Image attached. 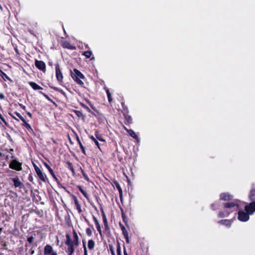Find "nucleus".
Returning a JSON list of instances; mask_svg holds the SVG:
<instances>
[{"label": "nucleus", "instance_id": "f257e3e1", "mask_svg": "<svg viewBox=\"0 0 255 255\" xmlns=\"http://www.w3.org/2000/svg\"><path fill=\"white\" fill-rule=\"evenodd\" d=\"M220 199L228 201L225 203L224 211L221 212L219 214L220 218H223L228 216L230 213L236 211L243 206L244 203L238 200L231 201L232 196L229 193H222L220 195Z\"/></svg>", "mask_w": 255, "mask_h": 255}, {"label": "nucleus", "instance_id": "f03ea898", "mask_svg": "<svg viewBox=\"0 0 255 255\" xmlns=\"http://www.w3.org/2000/svg\"><path fill=\"white\" fill-rule=\"evenodd\" d=\"M72 77L79 85H84L83 82L81 79H84V75L77 69H75L74 72L72 73Z\"/></svg>", "mask_w": 255, "mask_h": 255}, {"label": "nucleus", "instance_id": "7ed1b4c3", "mask_svg": "<svg viewBox=\"0 0 255 255\" xmlns=\"http://www.w3.org/2000/svg\"><path fill=\"white\" fill-rule=\"evenodd\" d=\"M251 215L247 212L242 210L238 211V219L242 222H246L249 220V215Z\"/></svg>", "mask_w": 255, "mask_h": 255}, {"label": "nucleus", "instance_id": "20e7f679", "mask_svg": "<svg viewBox=\"0 0 255 255\" xmlns=\"http://www.w3.org/2000/svg\"><path fill=\"white\" fill-rule=\"evenodd\" d=\"M103 220L104 225V230L103 231V233L106 235V237H110V229L108 226V222L105 214H104L103 216Z\"/></svg>", "mask_w": 255, "mask_h": 255}, {"label": "nucleus", "instance_id": "39448f33", "mask_svg": "<svg viewBox=\"0 0 255 255\" xmlns=\"http://www.w3.org/2000/svg\"><path fill=\"white\" fill-rule=\"evenodd\" d=\"M34 166L35 172L39 179H40V180H42V181L46 182L47 181V178L46 175L43 174L42 171L38 167H37L35 165H34Z\"/></svg>", "mask_w": 255, "mask_h": 255}, {"label": "nucleus", "instance_id": "423d86ee", "mask_svg": "<svg viewBox=\"0 0 255 255\" xmlns=\"http://www.w3.org/2000/svg\"><path fill=\"white\" fill-rule=\"evenodd\" d=\"M9 167L11 169L20 171L22 169L21 163L17 161L16 159L13 160L9 164Z\"/></svg>", "mask_w": 255, "mask_h": 255}, {"label": "nucleus", "instance_id": "0eeeda50", "mask_svg": "<svg viewBox=\"0 0 255 255\" xmlns=\"http://www.w3.org/2000/svg\"><path fill=\"white\" fill-rule=\"evenodd\" d=\"M245 209L249 214H253L255 212V202L252 201L251 203L246 205L245 206Z\"/></svg>", "mask_w": 255, "mask_h": 255}, {"label": "nucleus", "instance_id": "6e6552de", "mask_svg": "<svg viewBox=\"0 0 255 255\" xmlns=\"http://www.w3.org/2000/svg\"><path fill=\"white\" fill-rule=\"evenodd\" d=\"M56 77L58 81H62L63 80V75L62 72L60 70L59 65L58 64H56Z\"/></svg>", "mask_w": 255, "mask_h": 255}, {"label": "nucleus", "instance_id": "1a4fd4ad", "mask_svg": "<svg viewBox=\"0 0 255 255\" xmlns=\"http://www.w3.org/2000/svg\"><path fill=\"white\" fill-rule=\"evenodd\" d=\"M35 66L39 69V70L45 72L46 71V66L44 62L42 61H38L37 60H35Z\"/></svg>", "mask_w": 255, "mask_h": 255}, {"label": "nucleus", "instance_id": "9d476101", "mask_svg": "<svg viewBox=\"0 0 255 255\" xmlns=\"http://www.w3.org/2000/svg\"><path fill=\"white\" fill-rule=\"evenodd\" d=\"M122 105H123V113L125 116V119L128 124H130L132 121V118H131V116L128 115V109L124 107V106L123 104H122Z\"/></svg>", "mask_w": 255, "mask_h": 255}, {"label": "nucleus", "instance_id": "9b49d317", "mask_svg": "<svg viewBox=\"0 0 255 255\" xmlns=\"http://www.w3.org/2000/svg\"><path fill=\"white\" fill-rule=\"evenodd\" d=\"M233 220H222L218 222V223L221 225H224L228 228L231 227L232 223L233 222Z\"/></svg>", "mask_w": 255, "mask_h": 255}, {"label": "nucleus", "instance_id": "f8f14e48", "mask_svg": "<svg viewBox=\"0 0 255 255\" xmlns=\"http://www.w3.org/2000/svg\"><path fill=\"white\" fill-rule=\"evenodd\" d=\"M12 180L14 183V186L15 187L22 188L23 186L22 183L19 180L18 177L13 178Z\"/></svg>", "mask_w": 255, "mask_h": 255}, {"label": "nucleus", "instance_id": "ddd939ff", "mask_svg": "<svg viewBox=\"0 0 255 255\" xmlns=\"http://www.w3.org/2000/svg\"><path fill=\"white\" fill-rule=\"evenodd\" d=\"M52 252H54L53 251V248L51 246L47 245L44 247V255H50V254H52Z\"/></svg>", "mask_w": 255, "mask_h": 255}, {"label": "nucleus", "instance_id": "4468645a", "mask_svg": "<svg viewBox=\"0 0 255 255\" xmlns=\"http://www.w3.org/2000/svg\"><path fill=\"white\" fill-rule=\"evenodd\" d=\"M125 129L128 132L129 135H130L131 137L135 138L137 140H139L138 136L136 135L133 130H132V129H128L126 127H125Z\"/></svg>", "mask_w": 255, "mask_h": 255}, {"label": "nucleus", "instance_id": "2eb2a0df", "mask_svg": "<svg viewBox=\"0 0 255 255\" xmlns=\"http://www.w3.org/2000/svg\"><path fill=\"white\" fill-rule=\"evenodd\" d=\"M29 84L34 90H41L42 88L40 86L38 85L36 83L34 82H29Z\"/></svg>", "mask_w": 255, "mask_h": 255}, {"label": "nucleus", "instance_id": "dca6fc26", "mask_svg": "<svg viewBox=\"0 0 255 255\" xmlns=\"http://www.w3.org/2000/svg\"><path fill=\"white\" fill-rule=\"evenodd\" d=\"M63 46L64 48H67L71 50H74L76 49V47L74 46L71 45L69 42L66 41L63 43Z\"/></svg>", "mask_w": 255, "mask_h": 255}, {"label": "nucleus", "instance_id": "f3484780", "mask_svg": "<svg viewBox=\"0 0 255 255\" xmlns=\"http://www.w3.org/2000/svg\"><path fill=\"white\" fill-rule=\"evenodd\" d=\"M249 198L251 201L255 202V188L251 190Z\"/></svg>", "mask_w": 255, "mask_h": 255}, {"label": "nucleus", "instance_id": "a211bd4d", "mask_svg": "<svg viewBox=\"0 0 255 255\" xmlns=\"http://www.w3.org/2000/svg\"><path fill=\"white\" fill-rule=\"evenodd\" d=\"M44 165L48 169V170L50 172L51 175L54 178H55V175L54 172L53 170H52V169L46 163H44Z\"/></svg>", "mask_w": 255, "mask_h": 255}, {"label": "nucleus", "instance_id": "6ab92c4d", "mask_svg": "<svg viewBox=\"0 0 255 255\" xmlns=\"http://www.w3.org/2000/svg\"><path fill=\"white\" fill-rule=\"evenodd\" d=\"M114 183H115V185L116 186V187H117V189L118 190V191L119 192L120 196L121 198V196H122V188H121L119 184L117 181H115Z\"/></svg>", "mask_w": 255, "mask_h": 255}, {"label": "nucleus", "instance_id": "aec40b11", "mask_svg": "<svg viewBox=\"0 0 255 255\" xmlns=\"http://www.w3.org/2000/svg\"><path fill=\"white\" fill-rule=\"evenodd\" d=\"M77 141L79 143V144L80 145V147L82 151V152L84 154H86V152H85V148H84V147L83 146V144H82L81 141L80 140V139L79 138V137H77Z\"/></svg>", "mask_w": 255, "mask_h": 255}, {"label": "nucleus", "instance_id": "412c9836", "mask_svg": "<svg viewBox=\"0 0 255 255\" xmlns=\"http://www.w3.org/2000/svg\"><path fill=\"white\" fill-rule=\"evenodd\" d=\"M95 246V243L93 240H89L88 242V246L89 249L92 250Z\"/></svg>", "mask_w": 255, "mask_h": 255}, {"label": "nucleus", "instance_id": "4be33fe9", "mask_svg": "<svg viewBox=\"0 0 255 255\" xmlns=\"http://www.w3.org/2000/svg\"><path fill=\"white\" fill-rule=\"evenodd\" d=\"M78 188L79 189V190L81 192V193L83 194V195L84 196V197L86 198H88V195L87 193L86 192H85L80 186H78Z\"/></svg>", "mask_w": 255, "mask_h": 255}, {"label": "nucleus", "instance_id": "5701e85b", "mask_svg": "<svg viewBox=\"0 0 255 255\" xmlns=\"http://www.w3.org/2000/svg\"><path fill=\"white\" fill-rule=\"evenodd\" d=\"M77 240H66L65 244L69 246V247H73V241H77Z\"/></svg>", "mask_w": 255, "mask_h": 255}, {"label": "nucleus", "instance_id": "b1692460", "mask_svg": "<svg viewBox=\"0 0 255 255\" xmlns=\"http://www.w3.org/2000/svg\"><path fill=\"white\" fill-rule=\"evenodd\" d=\"M105 89H106V92H107V96H108L109 101V102H111V101H112V98H111V93H110V90H109V89H107V88H105Z\"/></svg>", "mask_w": 255, "mask_h": 255}, {"label": "nucleus", "instance_id": "393cba45", "mask_svg": "<svg viewBox=\"0 0 255 255\" xmlns=\"http://www.w3.org/2000/svg\"><path fill=\"white\" fill-rule=\"evenodd\" d=\"M92 54V53L90 51H87L84 52L83 55L86 57V58H90Z\"/></svg>", "mask_w": 255, "mask_h": 255}, {"label": "nucleus", "instance_id": "a878e982", "mask_svg": "<svg viewBox=\"0 0 255 255\" xmlns=\"http://www.w3.org/2000/svg\"><path fill=\"white\" fill-rule=\"evenodd\" d=\"M122 230H123V234L125 236V237L126 238V239H128V233L127 232V231H126V229L125 228V227L122 226V227H121Z\"/></svg>", "mask_w": 255, "mask_h": 255}, {"label": "nucleus", "instance_id": "bb28decb", "mask_svg": "<svg viewBox=\"0 0 255 255\" xmlns=\"http://www.w3.org/2000/svg\"><path fill=\"white\" fill-rule=\"evenodd\" d=\"M90 138L94 141L95 144L97 145V146L100 148L99 143L97 139V138H95L94 136L92 135L90 136Z\"/></svg>", "mask_w": 255, "mask_h": 255}, {"label": "nucleus", "instance_id": "cd10ccee", "mask_svg": "<svg viewBox=\"0 0 255 255\" xmlns=\"http://www.w3.org/2000/svg\"><path fill=\"white\" fill-rule=\"evenodd\" d=\"M67 164H68V168L72 171V172L73 173H75L74 169L73 168L72 164L71 162H67Z\"/></svg>", "mask_w": 255, "mask_h": 255}, {"label": "nucleus", "instance_id": "c85d7f7f", "mask_svg": "<svg viewBox=\"0 0 255 255\" xmlns=\"http://www.w3.org/2000/svg\"><path fill=\"white\" fill-rule=\"evenodd\" d=\"M23 122V126H24L26 128L31 129L30 126L27 123V122L24 120V121H22Z\"/></svg>", "mask_w": 255, "mask_h": 255}, {"label": "nucleus", "instance_id": "c756f323", "mask_svg": "<svg viewBox=\"0 0 255 255\" xmlns=\"http://www.w3.org/2000/svg\"><path fill=\"white\" fill-rule=\"evenodd\" d=\"M95 135H96V138L100 141H105V140L103 139L101 137V136L97 132H96L95 133Z\"/></svg>", "mask_w": 255, "mask_h": 255}, {"label": "nucleus", "instance_id": "7c9ffc66", "mask_svg": "<svg viewBox=\"0 0 255 255\" xmlns=\"http://www.w3.org/2000/svg\"><path fill=\"white\" fill-rule=\"evenodd\" d=\"M81 172H82V173L84 177V178L88 181H89V178H88V176L87 175V174L85 173V172H84V171L81 169Z\"/></svg>", "mask_w": 255, "mask_h": 255}, {"label": "nucleus", "instance_id": "2f4dec72", "mask_svg": "<svg viewBox=\"0 0 255 255\" xmlns=\"http://www.w3.org/2000/svg\"><path fill=\"white\" fill-rule=\"evenodd\" d=\"M96 228H97V230L99 232L100 234L102 235L101 230V228H100V225L98 223L97 220H96Z\"/></svg>", "mask_w": 255, "mask_h": 255}, {"label": "nucleus", "instance_id": "473e14b6", "mask_svg": "<svg viewBox=\"0 0 255 255\" xmlns=\"http://www.w3.org/2000/svg\"><path fill=\"white\" fill-rule=\"evenodd\" d=\"M14 114H15L22 121H24V119L23 117H22L20 114L17 112H14Z\"/></svg>", "mask_w": 255, "mask_h": 255}, {"label": "nucleus", "instance_id": "72a5a7b5", "mask_svg": "<svg viewBox=\"0 0 255 255\" xmlns=\"http://www.w3.org/2000/svg\"><path fill=\"white\" fill-rule=\"evenodd\" d=\"M211 207L215 210L218 208V205L216 203H213L211 205Z\"/></svg>", "mask_w": 255, "mask_h": 255}, {"label": "nucleus", "instance_id": "f704fd0d", "mask_svg": "<svg viewBox=\"0 0 255 255\" xmlns=\"http://www.w3.org/2000/svg\"><path fill=\"white\" fill-rule=\"evenodd\" d=\"M86 233L89 235L90 236L92 234V231L90 229L88 228L86 229Z\"/></svg>", "mask_w": 255, "mask_h": 255}, {"label": "nucleus", "instance_id": "c9c22d12", "mask_svg": "<svg viewBox=\"0 0 255 255\" xmlns=\"http://www.w3.org/2000/svg\"><path fill=\"white\" fill-rule=\"evenodd\" d=\"M76 208L78 210L79 212H81L82 210L81 209L80 205L79 204L76 205Z\"/></svg>", "mask_w": 255, "mask_h": 255}, {"label": "nucleus", "instance_id": "e433bc0d", "mask_svg": "<svg viewBox=\"0 0 255 255\" xmlns=\"http://www.w3.org/2000/svg\"><path fill=\"white\" fill-rule=\"evenodd\" d=\"M69 252H70V254H72L74 252V247L73 246V247H69Z\"/></svg>", "mask_w": 255, "mask_h": 255}, {"label": "nucleus", "instance_id": "4c0bfd02", "mask_svg": "<svg viewBox=\"0 0 255 255\" xmlns=\"http://www.w3.org/2000/svg\"><path fill=\"white\" fill-rule=\"evenodd\" d=\"M74 202H75V205H77V204H79V202H78V199H77V198L76 197V196H74Z\"/></svg>", "mask_w": 255, "mask_h": 255}, {"label": "nucleus", "instance_id": "58836bf2", "mask_svg": "<svg viewBox=\"0 0 255 255\" xmlns=\"http://www.w3.org/2000/svg\"><path fill=\"white\" fill-rule=\"evenodd\" d=\"M40 93L42 94L47 99H48L49 100H50L49 97L47 95H46L45 94L43 93L42 92L40 91Z\"/></svg>", "mask_w": 255, "mask_h": 255}, {"label": "nucleus", "instance_id": "ea45409f", "mask_svg": "<svg viewBox=\"0 0 255 255\" xmlns=\"http://www.w3.org/2000/svg\"><path fill=\"white\" fill-rule=\"evenodd\" d=\"M0 119L2 121V122L6 125V122L5 121V119L3 118V117L2 116V115L0 114Z\"/></svg>", "mask_w": 255, "mask_h": 255}, {"label": "nucleus", "instance_id": "a19ab883", "mask_svg": "<svg viewBox=\"0 0 255 255\" xmlns=\"http://www.w3.org/2000/svg\"><path fill=\"white\" fill-rule=\"evenodd\" d=\"M4 98V96L2 93H0V99H3Z\"/></svg>", "mask_w": 255, "mask_h": 255}, {"label": "nucleus", "instance_id": "79ce46f5", "mask_svg": "<svg viewBox=\"0 0 255 255\" xmlns=\"http://www.w3.org/2000/svg\"><path fill=\"white\" fill-rule=\"evenodd\" d=\"M53 89L54 90H55L56 91H60V92H62V90H60L59 89H58V88H56V87H54Z\"/></svg>", "mask_w": 255, "mask_h": 255}, {"label": "nucleus", "instance_id": "37998d69", "mask_svg": "<svg viewBox=\"0 0 255 255\" xmlns=\"http://www.w3.org/2000/svg\"><path fill=\"white\" fill-rule=\"evenodd\" d=\"M3 76L7 79H9L8 77L4 73H2Z\"/></svg>", "mask_w": 255, "mask_h": 255}, {"label": "nucleus", "instance_id": "c03bdc74", "mask_svg": "<svg viewBox=\"0 0 255 255\" xmlns=\"http://www.w3.org/2000/svg\"><path fill=\"white\" fill-rule=\"evenodd\" d=\"M74 233L75 239H78V236H77V235L75 232H74Z\"/></svg>", "mask_w": 255, "mask_h": 255}, {"label": "nucleus", "instance_id": "a18cd8bd", "mask_svg": "<svg viewBox=\"0 0 255 255\" xmlns=\"http://www.w3.org/2000/svg\"><path fill=\"white\" fill-rule=\"evenodd\" d=\"M50 255H58L56 252H52Z\"/></svg>", "mask_w": 255, "mask_h": 255}, {"label": "nucleus", "instance_id": "49530a36", "mask_svg": "<svg viewBox=\"0 0 255 255\" xmlns=\"http://www.w3.org/2000/svg\"><path fill=\"white\" fill-rule=\"evenodd\" d=\"M66 238H67V239H70V236L68 234H67L66 235Z\"/></svg>", "mask_w": 255, "mask_h": 255}, {"label": "nucleus", "instance_id": "de8ad7c7", "mask_svg": "<svg viewBox=\"0 0 255 255\" xmlns=\"http://www.w3.org/2000/svg\"><path fill=\"white\" fill-rule=\"evenodd\" d=\"M20 106L23 109H25V107L24 106H23L22 104H20Z\"/></svg>", "mask_w": 255, "mask_h": 255}, {"label": "nucleus", "instance_id": "09e8293b", "mask_svg": "<svg viewBox=\"0 0 255 255\" xmlns=\"http://www.w3.org/2000/svg\"><path fill=\"white\" fill-rule=\"evenodd\" d=\"M27 115L30 117H32V114L30 112H27Z\"/></svg>", "mask_w": 255, "mask_h": 255}, {"label": "nucleus", "instance_id": "8fccbe9b", "mask_svg": "<svg viewBox=\"0 0 255 255\" xmlns=\"http://www.w3.org/2000/svg\"><path fill=\"white\" fill-rule=\"evenodd\" d=\"M109 250L112 252V245H109Z\"/></svg>", "mask_w": 255, "mask_h": 255}, {"label": "nucleus", "instance_id": "3c124183", "mask_svg": "<svg viewBox=\"0 0 255 255\" xmlns=\"http://www.w3.org/2000/svg\"><path fill=\"white\" fill-rule=\"evenodd\" d=\"M10 115H11V117H12L14 119H15V120H17V119L15 117L13 116H12V115H11V114H10Z\"/></svg>", "mask_w": 255, "mask_h": 255}, {"label": "nucleus", "instance_id": "603ef678", "mask_svg": "<svg viewBox=\"0 0 255 255\" xmlns=\"http://www.w3.org/2000/svg\"><path fill=\"white\" fill-rule=\"evenodd\" d=\"M84 254H85V255H87V251H86V249L85 248V253H84Z\"/></svg>", "mask_w": 255, "mask_h": 255}, {"label": "nucleus", "instance_id": "864d4df0", "mask_svg": "<svg viewBox=\"0 0 255 255\" xmlns=\"http://www.w3.org/2000/svg\"><path fill=\"white\" fill-rule=\"evenodd\" d=\"M27 239H28V240L33 239V237H29Z\"/></svg>", "mask_w": 255, "mask_h": 255}, {"label": "nucleus", "instance_id": "5fc2aeb1", "mask_svg": "<svg viewBox=\"0 0 255 255\" xmlns=\"http://www.w3.org/2000/svg\"><path fill=\"white\" fill-rule=\"evenodd\" d=\"M29 241V243H32V240H28Z\"/></svg>", "mask_w": 255, "mask_h": 255}, {"label": "nucleus", "instance_id": "6e6d98bb", "mask_svg": "<svg viewBox=\"0 0 255 255\" xmlns=\"http://www.w3.org/2000/svg\"><path fill=\"white\" fill-rule=\"evenodd\" d=\"M126 241H127V242L128 243H129V240H126Z\"/></svg>", "mask_w": 255, "mask_h": 255}, {"label": "nucleus", "instance_id": "4d7b16f0", "mask_svg": "<svg viewBox=\"0 0 255 255\" xmlns=\"http://www.w3.org/2000/svg\"><path fill=\"white\" fill-rule=\"evenodd\" d=\"M0 9L1 10H2V6H1V5H0Z\"/></svg>", "mask_w": 255, "mask_h": 255}, {"label": "nucleus", "instance_id": "13d9d810", "mask_svg": "<svg viewBox=\"0 0 255 255\" xmlns=\"http://www.w3.org/2000/svg\"><path fill=\"white\" fill-rule=\"evenodd\" d=\"M28 179H29V180L30 181H31V180L30 179V177H28Z\"/></svg>", "mask_w": 255, "mask_h": 255}, {"label": "nucleus", "instance_id": "bf43d9fd", "mask_svg": "<svg viewBox=\"0 0 255 255\" xmlns=\"http://www.w3.org/2000/svg\"><path fill=\"white\" fill-rule=\"evenodd\" d=\"M2 155V153L0 152V156Z\"/></svg>", "mask_w": 255, "mask_h": 255}, {"label": "nucleus", "instance_id": "052dcab7", "mask_svg": "<svg viewBox=\"0 0 255 255\" xmlns=\"http://www.w3.org/2000/svg\"><path fill=\"white\" fill-rule=\"evenodd\" d=\"M83 243L84 246H85V242L83 241Z\"/></svg>", "mask_w": 255, "mask_h": 255}, {"label": "nucleus", "instance_id": "680f3d73", "mask_svg": "<svg viewBox=\"0 0 255 255\" xmlns=\"http://www.w3.org/2000/svg\"><path fill=\"white\" fill-rule=\"evenodd\" d=\"M125 255H127V254H126V253H125Z\"/></svg>", "mask_w": 255, "mask_h": 255}]
</instances>
